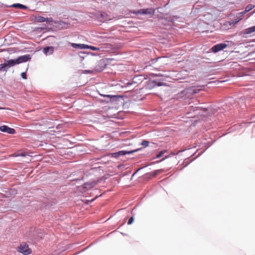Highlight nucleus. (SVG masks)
<instances>
[{
	"instance_id": "1",
	"label": "nucleus",
	"mask_w": 255,
	"mask_h": 255,
	"mask_svg": "<svg viewBox=\"0 0 255 255\" xmlns=\"http://www.w3.org/2000/svg\"><path fill=\"white\" fill-rule=\"evenodd\" d=\"M31 56L29 54L24 55L18 57L16 59L4 60L3 63L0 64V73L6 72L8 69L11 67L23 62H26L31 59Z\"/></svg>"
},
{
	"instance_id": "2",
	"label": "nucleus",
	"mask_w": 255,
	"mask_h": 255,
	"mask_svg": "<svg viewBox=\"0 0 255 255\" xmlns=\"http://www.w3.org/2000/svg\"><path fill=\"white\" fill-rule=\"evenodd\" d=\"M165 85H166V83H164L160 80H149L146 82V85L145 87L146 89H151L156 87H160Z\"/></svg>"
},
{
	"instance_id": "3",
	"label": "nucleus",
	"mask_w": 255,
	"mask_h": 255,
	"mask_svg": "<svg viewBox=\"0 0 255 255\" xmlns=\"http://www.w3.org/2000/svg\"><path fill=\"white\" fill-rule=\"evenodd\" d=\"M131 12L136 15H146L152 16L155 12V9L153 8H142L137 10H133Z\"/></svg>"
},
{
	"instance_id": "4",
	"label": "nucleus",
	"mask_w": 255,
	"mask_h": 255,
	"mask_svg": "<svg viewBox=\"0 0 255 255\" xmlns=\"http://www.w3.org/2000/svg\"><path fill=\"white\" fill-rule=\"evenodd\" d=\"M96 16L98 21L100 22H104L112 19V18L106 12L104 11L97 12Z\"/></svg>"
},
{
	"instance_id": "5",
	"label": "nucleus",
	"mask_w": 255,
	"mask_h": 255,
	"mask_svg": "<svg viewBox=\"0 0 255 255\" xmlns=\"http://www.w3.org/2000/svg\"><path fill=\"white\" fill-rule=\"evenodd\" d=\"M110 104L112 105H121L124 102V97L119 95H112Z\"/></svg>"
},
{
	"instance_id": "6",
	"label": "nucleus",
	"mask_w": 255,
	"mask_h": 255,
	"mask_svg": "<svg viewBox=\"0 0 255 255\" xmlns=\"http://www.w3.org/2000/svg\"><path fill=\"white\" fill-rule=\"evenodd\" d=\"M108 64V60L107 59H102L98 61L95 66V70L97 72H101L104 70Z\"/></svg>"
},
{
	"instance_id": "7",
	"label": "nucleus",
	"mask_w": 255,
	"mask_h": 255,
	"mask_svg": "<svg viewBox=\"0 0 255 255\" xmlns=\"http://www.w3.org/2000/svg\"><path fill=\"white\" fill-rule=\"evenodd\" d=\"M18 251L24 255H28L31 253V250L29 248L28 245L23 243L20 245Z\"/></svg>"
},
{
	"instance_id": "8",
	"label": "nucleus",
	"mask_w": 255,
	"mask_h": 255,
	"mask_svg": "<svg viewBox=\"0 0 255 255\" xmlns=\"http://www.w3.org/2000/svg\"><path fill=\"white\" fill-rule=\"evenodd\" d=\"M34 21L38 23L46 22L48 24H53V19L52 17H44L38 15L34 17Z\"/></svg>"
},
{
	"instance_id": "9",
	"label": "nucleus",
	"mask_w": 255,
	"mask_h": 255,
	"mask_svg": "<svg viewBox=\"0 0 255 255\" xmlns=\"http://www.w3.org/2000/svg\"><path fill=\"white\" fill-rule=\"evenodd\" d=\"M227 44L225 43H220L213 46L210 49V50L212 52L216 53L221 50H224L227 47Z\"/></svg>"
},
{
	"instance_id": "10",
	"label": "nucleus",
	"mask_w": 255,
	"mask_h": 255,
	"mask_svg": "<svg viewBox=\"0 0 255 255\" xmlns=\"http://www.w3.org/2000/svg\"><path fill=\"white\" fill-rule=\"evenodd\" d=\"M203 111L204 112H206L207 109L206 108H203L200 107H194L193 105L189 106L187 109V111H188V114H191L192 112L194 113L195 114H200V111Z\"/></svg>"
},
{
	"instance_id": "11",
	"label": "nucleus",
	"mask_w": 255,
	"mask_h": 255,
	"mask_svg": "<svg viewBox=\"0 0 255 255\" xmlns=\"http://www.w3.org/2000/svg\"><path fill=\"white\" fill-rule=\"evenodd\" d=\"M255 32V25L248 27L243 30L241 31L239 33V35L244 37H247V35L251 34Z\"/></svg>"
},
{
	"instance_id": "12",
	"label": "nucleus",
	"mask_w": 255,
	"mask_h": 255,
	"mask_svg": "<svg viewBox=\"0 0 255 255\" xmlns=\"http://www.w3.org/2000/svg\"><path fill=\"white\" fill-rule=\"evenodd\" d=\"M0 130L3 132H6L10 134H14L15 132V130L14 128L5 125L0 126Z\"/></svg>"
},
{
	"instance_id": "13",
	"label": "nucleus",
	"mask_w": 255,
	"mask_h": 255,
	"mask_svg": "<svg viewBox=\"0 0 255 255\" xmlns=\"http://www.w3.org/2000/svg\"><path fill=\"white\" fill-rule=\"evenodd\" d=\"M142 148H138L134 150H122L120 151H119V154L120 156H125L127 154H131L133 153L136 152L139 150H141Z\"/></svg>"
},
{
	"instance_id": "14",
	"label": "nucleus",
	"mask_w": 255,
	"mask_h": 255,
	"mask_svg": "<svg viewBox=\"0 0 255 255\" xmlns=\"http://www.w3.org/2000/svg\"><path fill=\"white\" fill-rule=\"evenodd\" d=\"M54 47L52 46H47L43 48V52L46 55H50L53 53Z\"/></svg>"
},
{
	"instance_id": "15",
	"label": "nucleus",
	"mask_w": 255,
	"mask_h": 255,
	"mask_svg": "<svg viewBox=\"0 0 255 255\" xmlns=\"http://www.w3.org/2000/svg\"><path fill=\"white\" fill-rule=\"evenodd\" d=\"M55 24L56 25H58L59 26H60L61 28L63 29H67L69 27V25H70L69 23H68L65 21H63V20H57V21H54L53 22V24Z\"/></svg>"
},
{
	"instance_id": "16",
	"label": "nucleus",
	"mask_w": 255,
	"mask_h": 255,
	"mask_svg": "<svg viewBox=\"0 0 255 255\" xmlns=\"http://www.w3.org/2000/svg\"><path fill=\"white\" fill-rule=\"evenodd\" d=\"M171 154H173V153H171ZM170 155H171V154H170V155H166V156H165V157H164V158H162V159H161V160H159V161H156V162H151L150 164H149V165H152V164H154V163H159V162H161V161H163L165 159H166V158H168V157H169L170 156ZM148 166V165H146L144 166V167H140V168H138V169H137V170H136V171H135V172L133 174L132 176H134L135 174H136V173H137L138 171H139L140 170H141V169H143V168H144V167H147Z\"/></svg>"
},
{
	"instance_id": "17",
	"label": "nucleus",
	"mask_w": 255,
	"mask_h": 255,
	"mask_svg": "<svg viewBox=\"0 0 255 255\" xmlns=\"http://www.w3.org/2000/svg\"><path fill=\"white\" fill-rule=\"evenodd\" d=\"M71 45L73 48L78 49H85L86 47V44L81 43H71Z\"/></svg>"
},
{
	"instance_id": "18",
	"label": "nucleus",
	"mask_w": 255,
	"mask_h": 255,
	"mask_svg": "<svg viewBox=\"0 0 255 255\" xmlns=\"http://www.w3.org/2000/svg\"><path fill=\"white\" fill-rule=\"evenodd\" d=\"M10 6L21 9H27L28 8L26 5L19 3H13Z\"/></svg>"
},
{
	"instance_id": "19",
	"label": "nucleus",
	"mask_w": 255,
	"mask_h": 255,
	"mask_svg": "<svg viewBox=\"0 0 255 255\" xmlns=\"http://www.w3.org/2000/svg\"><path fill=\"white\" fill-rule=\"evenodd\" d=\"M100 95L104 98V99L102 100V102H105L107 104H110V100L111 98L112 95H106V94H100Z\"/></svg>"
},
{
	"instance_id": "20",
	"label": "nucleus",
	"mask_w": 255,
	"mask_h": 255,
	"mask_svg": "<svg viewBox=\"0 0 255 255\" xmlns=\"http://www.w3.org/2000/svg\"><path fill=\"white\" fill-rule=\"evenodd\" d=\"M96 184L95 182H87L83 185V187L87 189H89L93 187Z\"/></svg>"
},
{
	"instance_id": "21",
	"label": "nucleus",
	"mask_w": 255,
	"mask_h": 255,
	"mask_svg": "<svg viewBox=\"0 0 255 255\" xmlns=\"http://www.w3.org/2000/svg\"><path fill=\"white\" fill-rule=\"evenodd\" d=\"M137 78V77H135L132 79V81L131 82H128L127 83L125 84V86H124L125 87H129L132 85H136L137 84V82L135 81V79ZM124 87V86H122Z\"/></svg>"
},
{
	"instance_id": "22",
	"label": "nucleus",
	"mask_w": 255,
	"mask_h": 255,
	"mask_svg": "<svg viewBox=\"0 0 255 255\" xmlns=\"http://www.w3.org/2000/svg\"><path fill=\"white\" fill-rule=\"evenodd\" d=\"M188 89L190 93L191 94H196L198 93L200 91V89L196 87H191L189 88Z\"/></svg>"
},
{
	"instance_id": "23",
	"label": "nucleus",
	"mask_w": 255,
	"mask_h": 255,
	"mask_svg": "<svg viewBox=\"0 0 255 255\" xmlns=\"http://www.w3.org/2000/svg\"><path fill=\"white\" fill-rule=\"evenodd\" d=\"M255 5L252 4H248L246 7L243 13H246L250 10H251L252 9H253L255 7Z\"/></svg>"
},
{
	"instance_id": "24",
	"label": "nucleus",
	"mask_w": 255,
	"mask_h": 255,
	"mask_svg": "<svg viewBox=\"0 0 255 255\" xmlns=\"http://www.w3.org/2000/svg\"><path fill=\"white\" fill-rule=\"evenodd\" d=\"M163 171V170L161 169H158V170H155L151 172H150L149 174L151 175L152 176H156L157 175L162 173V172Z\"/></svg>"
},
{
	"instance_id": "25",
	"label": "nucleus",
	"mask_w": 255,
	"mask_h": 255,
	"mask_svg": "<svg viewBox=\"0 0 255 255\" xmlns=\"http://www.w3.org/2000/svg\"><path fill=\"white\" fill-rule=\"evenodd\" d=\"M86 49H89L93 51H98L100 50V48L98 47H96L92 45H89L86 44Z\"/></svg>"
},
{
	"instance_id": "26",
	"label": "nucleus",
	"mask_w": 255,
	"mask_h": 255,
	"mask_svg": "<svg viewBox=\"0 0 255 255\" xmlns=\"http://www.w3.org/2000/svg\"><path fill=\"white\" fill-rule=\"evenodd\" d=\"M162 57H157V58H155L152 59L150 61H149L148 62V66H151V65L154 64L158 60V59H160Z\"/></svg>"
},
{
	"instance_id": "27",
	"label": "nucleus",
	"mask_w": 255,
	"mask_h": 255,
	"mask_svg": "<svg viewBox=\"0 0 255 255\" xmlns=\"http://www.w3.org/2000/svg\"><path fill=\"white\" fill-rule=\"evenodd\" d=\"M166 152V150H163L160 151H159L156 155V157L155 158H153V159L155 158H159L163 156L164 154Z\"/></svg>"
},
{
	"instance_id": "28",
	"label": "nucleus",
	"mask_w": 255,
	"mask_h": 255,
	"mask_svg": "<svg viewBox=\"0 0 255 255\" xmlns=\"http://www.w3.org/2000/svg\"><path fill=\"white\" fill-rule=\"evenodd\" d=\"M192 162V160H190L189 158H186L185 159L184 161L182 163L183 168L186 167L188 165H189L191 162Z\"/></svg>"
},
{
	"instance_id": "29",
	"label": "nucleus",
	"mask_w": 255,
	"mask_h": 255,
	"mask_svg": "<svg viewBox=\"0 0 255 255\" xmlns=\"http://www.w3.org/2000/svg\"><path fill=\"white\" fill-rule=\"evenodd\" d=\"M88 55H89V53H88L87 52H80L79 53V56L82 59V60Z\"/></svg>"
},
{
	"instance_id": "30",
	"label": "nucleus",
	"mask_w": 255,
	"mask_h": 255,
	"mask_svg": "<svg viewBox=\"0 0 255 255\" xmlns=\"http://www.w3.org/2000/svg\"><path fill=\"white\" fill-rule=\"evenodd\" d=\"M141 145H143L144 147H147L149 145V142L147 140H143L141 142Z\"/></svg>"
},
{
	"instance_id": "31",
	"label": "nucleus",
	"mask_w": 255,
	"mask_h": 255,
	"mask_svg": "<svg viewBox=\"0 0 255 255\" xmlns=\"http://www.w3.org/2000/svg\"><path fill=\"white\" fill-rule=\"evenodd\" d=\"M97 198H98V196H96L95 198L92 199L91 200H85L84 201V203L87 205H89V204H91V203H92L94 201H95V199H97Z\"/></svg>"
},
{
	"instance_id": "32",
	"label": "nucleus",
	"mask_w": 255,
	"mask_h": 255,
	"mask_svg": "<svg viewBox=\"0 0 255 255\" xmlns=\"http://www.w3.org/2000/svg\"><path fill=\"white\" fill-rule=\"evenodd\" d=\"M111 157H113V158H116L120 157L119 154V151L112 153Z\"/></svg>"
},
{
	"instance_id": "33",
	"label": "nucleus",
	"mask_w": 255,
	"mask_h": 255,
	"mask_svg": "<svg viewBox=\"0 0 255 255\" xmlns=\"http://www.w3.org/2000/svg\"><path fill=\"white\" fill-rule=\"evenodd\" d=\"M134 217L132 216L131 217L128 221V225H131L134 221Z\"/></svg>"
},
{
	"instance_id": "34",
	"label": "nucleus",
	"mask_w": 255,
	"mask_h": 255,
	"mask_svg": "<svg viewBox=\"0 0 255 255\" xmlns=\"http://www.w3.org/2000/svg\"><path fill=\"white\" fill-rule=\"evenodd\" d=\"M21 78L23 79H27L26 72H23L21 73Z\"/></svg>"
},
{
	"instance_id": "35",
	"label": "nucleus",
	"mask_w": 255,
	"mask_h": 255,
	"mask_svg": "<svg viewBox=\"0 0 255 255\" xmlns=\"http://www.w3.org/2000/svg\"><path fill=\"white\" fill-rule=\"evenodd\" d=\"M92 72V71L91 70H84L83 72V73L84 74H90Z\"/></svg>"
},
{
	"instance_id": "36",
	"label": "nucleus",
	"mask_w": 255,
	"mask_h": 255,
	"mask_svg": "<svg viewBox=\"0 0 255 255\" xmlns=\"http://www.w3.org/2000/svg\"><path fill=\"white\" fill-rule=\"evenodd\" d=\"M26 155V154L24 152H22L21 153H20L18 156H22V157H24Z\"/></svg>"
},
{
	"instance_id": "37",
	"label": "nucleus",
	"mask_w": 255,
	"mask_h": 255,
	"mask_svg": "<svg viewBox=\"0 0 255 255\" xmlns=\"http://www.w3.org/2000/svg\"><path fill=\"white\" fill-rule=\"evenodd\" d=\"M251 120H253V122H255V115H254L252 118H251Z\"/></svg>"
},
{
	"instance_id": "38",
	"label": "nucleus",
	"mask_w": 255,
	"mask_h": 255,
	"mask_svg": "<svg viewBox=\"0 0 255 255\" xmlns=\"http://www.w3.org/2000/svg\"><path fill=\"white\" fill-rule=\"evenodd\" d=\"M88 53H89V54H91V55H93V56H95L96 55V54H95L94 53H92V52H87Z\"/></svg>"
},
{
	"instance_id": "39",
	"label": "nucleus",
	"mask_w": 255,
	"mask_h": 255,
	"mask_svg": "<svg viewBox=\"0 0 255 255\" xmlns=\"http://www.w3.org/2000/svg\"><path fill=\"white\" fill-rule=\"evenodd\" d=\"M174 20H175L174 17L173 18H171V19L169 20V21H170L171 22L173 21Z\"/></svg>"
},
{
	"instance_id": "40",
	"label": "nucleus",
	"mask_w": 255,
	"mask_h": 255,
	"mask_svg": "<svg viewBox=\"0 0 255 255\" xmlns=\"http://www.w3.org/2000/svg\"><path fill=\"white\" fill-rule=\"evenodd\" d=\"M155 76H161L162 75H160V74H156Z\"/></svg>"
},
{
	"instance_id": "41",
	"label": "nucleus",
	"mask_w": 255,
	"mask_h": 255,
	"mask_svg": "<svg viewBox=\"0 0 255 255\" xmlns=\"http://www.w3.org/2000/svg\"><path fill=\"white\" fill-rule=\"evenodd\" d=\"M244 99H245V97H242L240 99H242V100H243Z\"/></svg>"
},
{
	"instance_id": "42",
	"label": "nucleus",
	"mask_w": 255,
	"mask_h": 255,
	"mask_svg": "<svg viewBox=\"0 0 255 255\" xmlns=\"http://www.w3.org/2000/svg\"><path fill=\"white\" fill-rule=\"evenodd\" d=\"M151 144L153 145V147L154 146V145H155V143H151Z\"/></svg>"
},
{
	"instance_id": "43",
	"label": "nucleus",
	"mask_w": 255,
	"mask_h": 255,
	"mask_svg": "<svg viewBox=\"0 0 255 255\" xmlns=\"http://www.w3.org/2000/svg\"><path fill=\"white\" fill-rule=\"evenodd\" d=\"M253 42H255V39H254V40H253Z\"/></svg>"
},
{
	"instance_id": "44",
	"label": "nucleus",
	"mask_w": 255,
	"mask_h": 255,
	"mask_svg": "<svg viewBox=\"0 0 255 255\" xmlns=\"http://www.w3.org/2000/svg\"><path fill=\"white\" fill-rule=\"evenodd\" d=\"M0 109H4V108H0Z\"/></svg>"
}]
</instances>
